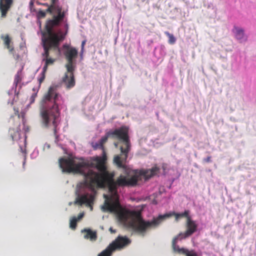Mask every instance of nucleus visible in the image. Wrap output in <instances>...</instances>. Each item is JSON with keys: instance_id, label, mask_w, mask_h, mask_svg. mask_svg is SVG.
I'll return each instance as SVG.
<instances>
[{"instance_id": "1", "label": "nucleus", "mask_w": 256, "mask_h": 256, "mask_svg": "<svg viewBox=\"0 0 256 256\" xmlns=\"http://www.w3.org/2000/svg\"><path fill=\"white\" fill-rule=\"evenodd\" d=\"M107 156L104 150L101 156H95L92 158L90 162L86 164L84 158H81V175L84 176V182L87 187L92 191L98 188H108L114 197L118 198V187L134 186L137 184L138 177L134 175L128 178L124 175H120L114 180V172H110L106 165ZM120 207L118 198L113 202L106 200L102 208L110 212H118L122 208Z\"/></svg>"}, {"instance_id": "2", "label": "nucleus", "mask_w": 256, "mask_h": 256, "mask_svg": "<svg viewBox=\"0 0 256 256\" xmlns=\"http://www.w3.org/2000/svg\"><path fill=\"white\" fill-rule=\"evenodd\" d=\"M62 103L61 96L56 92L54 86H51L40 102V116L44 127H54V142L67 155L58 160L59 166L62 172L79 174L80 158L76 156L72 152V148L75 149V144L65 138L64 136L57 134L58 126L60 122V106Z\"/></svg>"}, {"instance_id": "3", "label": "nucleus", "mask_w": 256, "mask_h": 256, "mask_svg": "<svg viewBox=\"0 0 256 256\" xmlns=\"http://www.w3.org/2000/svg\"><path fill=\"white\" fill-rule=\"evenodd\" d=\"M54 26L56 22L50 20L46 26V32H43L40 30L42 36V44L44 52L42 54L43 58L42 61V65L44 66L38 78L39 87L45 79L48 66L53 64L56 60V59L49 57V52L51 50L58 56L63 53L66 56L68 60V64L66 65L67 72L62 78V84L66 88L70 89L75 84L73 72L76 66L78 51L66 44H64L62 48L60 47V43L64 40L68 30H54L52 28Z\"/></svg>"}, {"instance_id": "4", "label": "nucleus", "mask_w": 256, "mask_h": 256, "mask_svg": "<svg viewBox=\"0 0 256 256\" xmlns=\"http://www.w3.org/2000/svg\"><path fill=\"white\" fill-rule=\"evenodd\" d=\"M172 216H175L176 222L180 218H186V220L190 218L188 210H186L182 213L170 212L163 215H159L150 221L145 220L139 212L121 209L118 212V218L120 222L126 228L132 229L142 236H145L148 230L158 227L162 220Z\"/></svg>"}, {"instance_id": "5", "label": "nucleus", "mask_w": 256, "mask_h": 256, "mask_svg": "<svg viewBox=\"0 0 256 256\" xmlns=\"http://www.w3.org/2000/svg\"><path fill=\"white\" fill-rule=\"evenodd\" d=\"M128 132V130L126 126H122L119 128L115 129L114 130L108 132L110 138L122 140L125 146V148L120 146V154L116 155L113 160L114 164L118 168L124 170L126 169L127 166L126 163L130 147Z\"/></svg>"}, {"instance_id": "6", "label": "nucleus", "mask_w": 256, "mask_h": 256, "mask_svg": "<svg viewBox=\"0 0 256 256\" xmlns=\"http://www.w3.org/2000/svg\"><path fill=\"white\" fill-rule=\"evenodd\" d=\"M51 5L50 6L48 3H41L36 0V3L38 5H44L48 7L46 11L53 14V18L48 20L45 24V31L43 32H46V26L50 21L52 20L56 22V26H54V30H68V24L66 22V12H62L61 7L60 6L58 0H50Z\"/></svg>"}, {"instance_id": "7", "label": "nucleus", "mask_w": 256, "mask_h": 256, "mask_svg": "<svg viewBox=\"0 0 256 256\" xmlns=\"http://www.w3.org/2000/svg\"><path fill=\"white\" fill-rule=\"evenodd\" d=\"M130 240L126 237L118 236L104 250L101 252L98 256H110L114 250L117 248H122L130 244Z\"/></svg>"}, {"instance_id": "8", "label": "nucleus", "mask_w": 256, "mask_h": 256, "mask_svg": "<svg viewBox=\"0 0 256 256\" xmlns=\"http://www.w3.org/2000/svg\"><path fill=\"white\" fill-rule=\"evenodd\" d=\"M22 121H24V120H22ZM23 123L24 124V122H23ZM24 138L22 137V133H21V130L20 128H18L16 132H15L13 134H11V136L12 138V139L14 141L16 140L18 141V144L19 146V148L21 152H22L24 154V162L22 163V166L23 168H24V166L26 164V132L28 130V128H26L25 126H24Z\"/></svg>"}, {"instance_id": "9", "label": "nucleus", "mask_w": 256, "mask_h": 256, "mask_svg": "<svg viewBox=\"0 0 256 256\" xmlns=\"http://www.w3.org/2000/svg\"><path fill=\"white\" fill-rule=\"evenodd\" d=\"M186 230L184 232H180L173 238L172 244H174V240H176V244L178 240H181L192 236L197 230L198 225L190 218L186 220Z\"/></svg>"}, {"instance_id": "10", "label": "nucleus", "mask_w": 256, "mask_h": 256, "mask_svg": "<svg viewBox=\"0 0 256 256\" xmlns=\"http://www.w3.org/2000/svg\"><path fill=\"white\" fill-rule=\"evenodd\" d=\"M29 8L33 15L36 14L37 17V24L39 25L40 28H41V22L40 19L44 18L46 13L44 11L42 10H39L38 11L34 8V0H31L29 4Z\"/></svg>"}, {"instance_id": "11", "label": "nucleus", "mask_w": 256, "mask_h": 256, "mask_svg": "<svg viewBox=\"0 0 256 256\" xmlns=\"http://www.w3.org/2000/svg\"><path fill=\"white\" fill-rule=\"evenodd\" d=\"M12 0H0V11L2 17L6 16L8 12L10 10L12 4Z\"/></svg>"}, {"instance_id": "12", "label": "nucleus", "mask_w": 256, "mask_h": 256, "mask_svg": "<svg viewBox=\"0 0 256 256\" xmlns=\"http://www.w3.org/2000/svg\"><path fill=\"white\" fill-rule=\"evenodd\" d=\"M172 246L175 252L182 254L186 256H198L197 254L194 250H189L184 248H180L179 246L176 244V240H174V244H172Z\"/></svg>"}, {"instance_id": "13", "label": "nucleus", "mask_w": 256, "mask_h": 256, "mask_svg": "<svg viewBox=\"0 0 256 256\" xmlns=\"http://www.w3.org/2000/svg\"><path fill=\"white\" fill-rule=\"evenodd\" d=\"M1 38L4 40V45L6 46L7 48L9 50L10 52L13 54L14 58L16 60H18L20 58V55L18 54H16L14 50V48L11 47L10 44L12 42L8 35L5 36L4 35L2 34L1 36Z\"/></svg>"}, {"instance_id": "14", "label": "nucleus", "mask_w": 256, "mask_h": 256, "mask_svg": "<svg viewBox=\"0 0 256 256\" xmlns=\"http://www.w3.org/2000/svg\"><path fill=\"white\" fill-rule=\"evenodd\" d=\"M160 168L156 166H154L150 169L142 170L140 172V174L143 176L146 179H148L156 175L159 172Z\"/></svg>"}, {"instance_id": "15", "label": "nucleus", "mask_w": 256, "mask_h": 256, "mask_svg": "<svg viewBox=\"0 0 256 256\" xmlns=\"http://www.w3.org/2000/svg\"><path fill=\"white\" fill-rule=\"evenodd\" d=\"M18 93V92H16V88H15V86H13L12 88L8 92V94L10 97L8 100V104H13L14 102H16L17 100V97Z\"/></svg>"}, {"instance_id": "16", "label": "nucleus", "mask_w": 256, "mask_h": 256, "mask_svg": "<svg viewBox=\"0 0 256 256\" xmlns=\"http://www.w3.org/2000/svg\"><path fill=\"white\" fill-rule=\"evenodd\" d=\"M81 232L84 233V238L86 239H90L93 241L96 240L97 238L96 232L92 231L90 229H84L81 230Z\"/></svg>"}, {"instance_id": "17", "label": "nucleus", "mask_w": 256, "mask_h": 256, "mask_svg": "<svg viewBox=\"0 0 256 256\" xmlns=\"http://www.w3.org/2000/svg\"><path fill=\"white\" fill-rule=\"evenodd\" d=\"M233 32L234 33L235 37L240 42H242V40H246L244 30L242 28L234 26Z\"/></svg>"}, {"instance_id": "18", "label": "nucleus", "mask_w": 256, "mask_h": 256, "mask_svg": "<svg viewBox=\"0 0 256 256\" xmlns=\"http://www.w3.org/2000/svg\"><path fill=\"white\" fill-rule=\"evenodd\" d=\"M108 138H110V136L108 134V132L106 134V135L102 137L100 140L96 143L94 147L96 148H100L104 150V144L106 142Z\"/></svg>"}, {"instance_id": "19", "label": "nucleus", "mask_w": 256, "mask_h": 256, "mask_svg": "<svg viewBox=\"0 0 256 256\" xmlns=\"http://www.w3.org/2000/svg\"><path fill=\"white\" fill-rule=\"evenodd\" d=\"M80 220V213L78 214L77 217L74 216L70 218V228L74 230L77 226V222Z\"/></svg>"}, {"instance_id": "20", "label": "nucleus", "mask_w": 256, "mask_h": 256, "mask_svg": "<svg viewBox=\"0 0 256 256\" xmlns=\"http://www.w3.org/2000/svg\"><path fill=\"white\" fill-rule=\"evenodd\" d=\"M81 204L84 203H86L90 206H92V204H93L94 201V196H90V197H88L86 196L81 194Z\"/></svg>"}, {"instance_id": "21", "label": "nucleus", "mask_w": 256, "mask_h": 256, "mask_svg": "<svg viewBox=\"0 0 256 256\" xmlns=\"http://www.w3.org/2000/svg\"><path fill=\"white\" fill-rule=\"evenodd\" d=\"M76 196V200L74 202L75 204L80 205V182H78L75 191Z\"/></svg>"}, {"instance_id": "22", "label": "nucleus", "mask_w": 256, "mask_h": 256, "mask_svg": "<svg viewBox=\"0 0 256 256\" xmlns=\"http://www.w3.org/2000/svg\"><path fill=\"white\" fill-rule=\"evenodd\" d=\"M40 88L39 86H38V88L37 90H36L34 88H33V90L34 92L32 93V96H30V102L26 106V108H28L30 107V104H32L35 102V99L37 97V93L38 92V89Z\"/></svg>"}, {"instance_id": "23", "label": "nucleus", "mask_w": 256, "mask_h": 256, "mask_svg": "<svg viewBox=\"0 0 256 256\" xmlns=\"http://www.w3.org/2000/svg\"><path fill=\"white\" fill-rule=\"evenodd\" d=\"M164 34L168 38L169 44H172L176 42V39L172 34L169 33L168 32H165Z\"/></svg>"}, {"instance_id": "24", "label": "nucleus", "mask_w": 256, "mask_h": 256, "mask_svg": "<svg viewBox=\"0 0 256 256\" xmlns=\"http://www.w3.org/2000/svg\"><path fill=\"white\" fill-rule=\"evenodd\" d=\"M20 72V71L19 70L14 76V80L13 86H15V88H17L18 84L21 81V78L19 75V72Z\"/></svg>"}, {"instance_id": "25", "label": "nucleus", "mask_w": 256, "mask_h": 256, "mask_svg": "<svg viewBox=\"0 0 256 256\" xmlns=\"http://www.w3.org/2000/svg\"><path fill=\"white\" fill-rule=\"evenodd\" d=\"M38 155V150L36 148H35L33 152L30 154V158L32 159L36 158Z\"/></svg>"}, {"instance_id": "26", "label": "nucleus", "mask_w": 256, "mask_h": 256, "mask_svg": "<svg viewBox=\"0 0 256 256\" xmlns=\"http://www.w3.org/2000/svg\"><path fill=\"white\" fill-rule=\"evenodd\" d=\"M204 161L206 162H211V156H208L206 158L204 159Z\"/></svg>"}, {"instance_id": "27", "label": "nucleus", "mask_w": 256, "mask_h": 256, "mask_svg": "<svg viewBox=\"0 0 256 256\" xmlns=\"http://www.w3.org/2000/svg\"><path fill=\"white\" fill-rule=\"evenodd\" d=\"M50 148V145L48 143H46L44 144L43 150H44L46 148Z\"/></svg>"}, {"instance_id": "28", "label": "nucleus", "mask_w": 256, "mask_h": 256, "mask_svg": "<svg viewBox=\"0 0 256 256\" xmlns=\"http://www.w3.org/2000/svg\"><path fill=\"white\" fill-rule=\"evenodd\" d=\"M109 230L110 232L112 234H114L116 232V230H114L112 227L110 228Z\"/></svg>"}, {"instance_id": "29", "label": "nucleus", "mask_w": 256, "mask_h": 256, "mask_svg": "<svg viewBox=\"0 0 256 256\" xmlns=\"http://www.w3.org/2000/svg\"><path fill=\"white\" fill-rule=\"evenodd\" d=\"M85 43H86V41L85 40H84V41L82 42V44H81V49H82V50L83 49V48H84V46Z\"/></svg>"}, {"instance_id": "30", "label": "nucleus", "mask_w": 256, "mask_h": 256, "mask_svg": "<svg viewBox=\"0 0 256 256\" xmlns=\"http://www.w3.org/2000/svg\"><path fill=\"white\" fill-rule=\"evenodd\" d=\"M24 48V46L22 44H21L20 45V48L21 50H22Z\"/></svg>"}, {"instance_id": "31", "label": "nucleus", "mask_w": 256, "mask_h": 256, "mask_svg": "<svg viewBox=\"0 0 256 256\" xmlns=\"http://www.w3.org/2000/svg\"><path fill=\"white\" fill-rule=\"evenodd\" d=\"M114 146H115L116 148L118 147V144L117 142L114 143Z\"/></svg>"}, {"instance_id": "32", "label": "nucleus", "mask_w": 256, "mask_h": 256, "mask_svg": "<svg viewBox=\"0 0 256 256\" xmlns=\"http://www.w3.org/2000/svg\"><path fill=\"white\" fill-rule=\"evenodd\" d=\"M83 216H84V213H82V212H81V215H80L81 219L83 217Z\"/></svg>"}, {"instance_id": "33", "label": "nucleus", "mask_w": 256, "mask_h": 256, "mask_svg": "<svg viewBox=\"0 0 256 256\" xmlns=\"http://www.w3.org/2000/svg\"><path fill=\"white\" fill-rule=\"evenodd\" d=\"M72 204V202H70L68 203V205H69V206H71Z\"/></svg>"}, {"instance_id": "34", "label": "nucleus", "mask_w": 256, "mask_h": 256, "mask_svg": "<svg viewBox=\"0 0 256 256\" xmlns=\"http://www.w3.org/2000/svg\"><path fill=\"white\" fill-rule=\"evenodd\" d=\"M78 18L79 17V14L78 12Z\"/></svg>"}, {"instance_id": "35", "label": "nucleus", "mask_w": 256, "mask_h": 256, "mask_svg": "<svg viewBox=\"0 0 256 256\" xmlns=\"http://www.w3.org/2000/svg\"><path fill=\"white\" fill-rule=\"evenodd\" d=\"M24 112H22V116H24Z\"/></svg>"}]
</instances>
